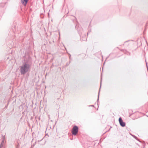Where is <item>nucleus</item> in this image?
Masks as SVG:
<instances>
[{"label":"nucleus","mask_w":148,"mask_h":148,"mask_svg":"<svg viewBox=\"0 0 148 148\" xmlns=\"http://www.w3.org/2000/svg\"><path fill=\"white\" fill-rule=\"evenodd\" d=\"M78 127L77 126H74L73 127L72 130V134L74 135H76L78 132Z\"/></svg>","instance_id":"obj_2"},{"label":"nucleus","mask_w":148,"mask_h":148,"mask_svg":"<svg viewBox=\"0 0 148 148\" xmlns=\"http://www.w3.org/2000/svg\"><path fill=\"white\" fill-rule=\"evenodd\" d=\"M28 0H21V2L24 6H26Z\"/></svg>","instance_id":"obj_4"},{"label":"nucleus","mask_w":148,"mask_h":148,"mask_svg":"<svg viewBox=\"0 0 148 148\" xmlns=\"http://www.w3.org/2000/svg\"><path fill=\"white\" fill-rule=\"evenodd\" d=\"M1 146H3V145H2V143H1Z\"/></svg>","instance_id":"obj_5"},{"label":"nucleus","mask_w":148,"mask_h":148,"mask_svg":"<svg viewBox=\"0 0 148 148\" xmlns=\"http://www.w3.org/2000/svg\"><path fill=\"white\" fill-rule=\"evenodd\" d=\"M1 145H0V148H1Z\"/></svg>","instance_id":"obj_6"},{"label":"nucleus","mask_w":148,"mask_h":148,"mask_svg":"<svg viewBox=\"0 0 148 148\" xmlns=\"http://www.w3.org/2000/svg\"><path fill=\"white\" fill-rule=\"evenodd\" d=\"M30 65L27 62H24L21 66L20 72L22 75H24L30 70Z\"/></svg>","instance_id":"obj_1"},{"label":"nucleus","mask_w":148,"mask_h":148,"mask_svg":"<svg viewBox=\"0 0 148 148\" xmlns=\"http://www.w3.org/2000/svg\"><path fill=\"white\" fill-rule=\"evenodd\" d=\"M119 122L120 125L122 127H124L125 125V122H123L121 118L120 117L119 119Z\"/></svg>","instance_id":"obj_3"}]
</instances>
